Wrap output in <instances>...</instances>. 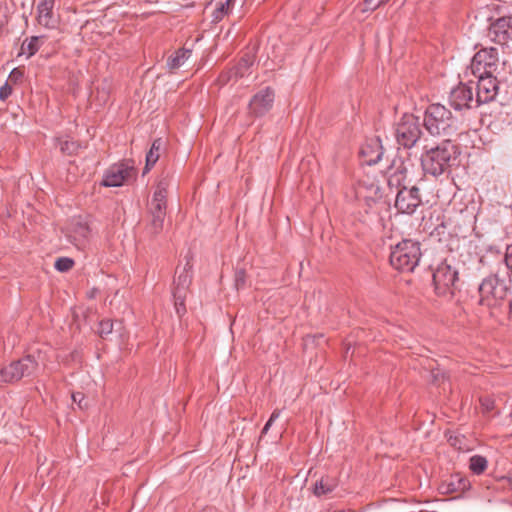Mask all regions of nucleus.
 Segmentation results:
<instances>
[{
    "label": "nucleus",
    "mask_w": 512,
    "mask_h": 512,
    "mask_svg": "<svg viewBox=\"0 0 512 512\" xmlns=\"http://www.w3.org/2000/svg\"><path fill=\"white\" fill-rule=\"evenodd\" d=\"M507 303H508L509 311H512V299H509Z\"/></svg>",
    "instance_id": "09e8293b"
},
{
    "label": "nucleus",
    "mask_w": 512,
    "mask_h": 512,
    "mask_svg": "<svg viewBox=\"0 0 512 512\" xmlns=\"http://www.w3.org/2000/svg\"><path fill=\"white\" fill-rule=\"evenodd\" d=\"M23 76H24V72L22 69L20 68H14L10 74H9V77H8V80L7 82H11L13 84H17L19 82L22 81L23 79Z\"/></svg>",
    "instance_id": "f704fd0d"
},
{
    "label": "nucleus",
    "mask_w": 512,
    "mask_h": 512,
    "mask_svg": "<svg viewBox=\"0 0 512 512\" xmlns=\"http://www.w3.org/2000/svg\"><path fill=\"white\" fill-rule=\"evenodd\" d=\"M469 467L473 473L480 475L487 468V460L483 456L474 455L470 458Z\"/></svg>",
    "instance_id": "cd10ccee"
},
{
    "label": "nucleus",
    "mask_w": 512,
    "mask_h": 512,
    "mask_svg": "<svg viewBox=\"0 0 512 512\" xmlns=\"http://www.w3.org/2000/svg\"><path fill=\"white\" fill-rule=\"evenodd\" d=\"M72 400L74 403H77L79 408L83 409L88 406L87 402L85 401V396L81 392H75L72 394Z\"/></svg>",
    "instance_id": "4c0bfd02"
},
{
    "label": "nucleus",
    "mask_w": 512,
    "mask_h": 512,
    "mask_svg": "<svg viewBox=\"0 0 512 512\" xmlns=\"http://www.w3.org/2000/svg\"><path fill=\"white\" fill-rule=\"evenodd\" d=\"M7 23V19L5 16L3 17H0V31L4 28V26L6 25Z\"/></svg>",
    "instance_id": "a18cd8bd"
},
{
    "label": "nucleus",
    "mask_w": 512,
    "mask_h": 512,
    "mask_svg": "<svg viewBox=\"0 0 512 512\" xmlns=\"http://www.w3.org/2000/svg\"><path fill=\"white\" fill-rule=\"evenodd\" d=\"M388 0H364L361 4V11L363 13L365 12H372L385 4Z\"/></svg>",
    "instance_id": "c85d7f7f"
},
{
    "label": "nucleus",
    "mask_w": 512,
    "mask_h": 512,
    "mask_svg": "<svg viewBox=\"0 0 512 512\" xmlns=\"http://www.w3.org/2000/svg\"><path fill=\"white\" fill-rule=\"evenodd\" d=\"M497 52L495 48H485L478 51L472 58L465 75L470 73L474 77L488 76L497 73Z\"/></svg>",
    "instance_id": "423d86ee"
},
{
    "label": "nucleus",
    "mask_w": 512,
    "mask_h": 512,
    "mask_svg": "<svg viewBox=\"0 0 512 512\" xmlns=\"http://www.w3.org/2000/svg\"><path fill=\"white\" fill-rule=\"evenodd\" d=\"M481 405L486 412H489L493 409V401L488 398L481 399Z\"/></svg>",
    "instance_id": "79ce46f5"
},
{
    "label": "nucleus",
    "mask_w": 512,
    "mask_h": 512,
    "mask_svg": "<svg viewBox=\"0 0 512 512\" xmlns=\"http://www.w3.org/2000/svg\"><path fill=\"white\" fill-rule=\"evenodd\" d=\"M424 126L431 135L451 136L458 130V121L444 105L431 104L425 111Z\"/></svg>",
    "instance_id": "f03ea898"
},
{
    "label": "nucleus",
    "mask_w": 512,
    "mask_h": 512,
    "mask_svg": "<svg viewBox=\"0 0 512 512\" xmlns=\"http://www.w3.org/2000/svg\"><path fill=\"white\" fill-rule=\"evenodd\" d=\"M136 175L135 169L128 163L112 165L105 173L102 185L106 187H119Z\"/></svg>",
    "instance_id": "1a4fd4ad"
},
{
    "label": "nucleus",
    "mask_w": 512,
    "mask_h": 512,
    "mask_svg": "<svg viewBox=\"0 0 512 512\" xmlns=\"http://www.w3.org/2000/svg\"><path fill=\"white\" fill-rule=\"evenodd\" d=\"M402 179V172L400 173H395L394 175H392L389 179V184H393L394 182L397 183V185H400V181Z\"/></svg>",
    "instance_id": "c03bdc74"
},
{
    "label": "nucleus",
    "mask_w": 512,
    "mask_h": 512,
    "mask_svg": "<svg viewBox=\"0 0 512 512\" xmlns=\"http://www.w3.org/2000/svg\"><path fill=\"white\" fill-rule=\"evenodd\" d=\"M280 410L276 409L272 412L269 420L267 421V423L265 424V426L263 427L262 429V434H266L268 432V430L270 429V427L272 426L273 422L279 418L280 416Z\"/></svg>",
    "instance_id": "ea45409f"
},
{
    "label": "nucleus",
    "mask_w": 512,
    "mask_h": 512,
    "mask_svg": "<svg viewBox=\"0 0 512 512\" xmlns=\"http://www.w3.org/2000/svg\"><path fill=\"white\" fill-rule=\"evenodd\" d=\"M500 72L495 75L479 76L477 78V92H476V103L479 105L488 103L494 100L499 93V84L503 78L500 77Z\"/></svg>",
    "instance_id": "6e6552de"
},
{
    "label": "nucleus",
    "mask_w": 512,
    "mask_h": 512,
    "mask_svg": "<svg viewBox=\"0 0 512 512\" xmlns=\"http://www.w3.org/2000/svg\"><path fill=\"white\" fill-rule=\"evenodd\" d=\"M161 139H156L146 155L145 171H148L159 159V150L161 148Z\"/></svg>",
    "instance_id": "a878e982"
},
{
    "label": "nucleus",
    "mask_w": 512,
    "mask_h": 512,
    "mask_svg": "<svg viewBox=\"0 0 512 512\" xmlns=\"http://www.w3.org/2000/svg\"><path fill=\"white\" fill-rule=\"evenodd\" d=\"M186 296H187L186 294H182V297L180 299H178L177 294H173L175 310L179 317H181L182 315H184L186 313V307H185Z\"/></svg>",
    "instance_id": "7c9ffc66"
},
{
    "label": "nucleus",
    "mask_w": 512,
    "mask_h": 512,
    "mask_svg": "<svg viewBox=\"0 0 512 512\" xmlns=\"http://www.w3.org/2000/svg\"><path fill=\"white\" fill-rule=\"evenodd\" d=\"M19 380V374L14 361L0 369V385L14 383Z\"/></svg>",
    "instance_id": "5701e85b"
},
{
    "label": "nucleus",
    "mask_w": 512,
    "mask_h": 512,
    "mask_svg": "<svg viewBox=\"0 0 512 512\" xmlns=\"http://www.w3.org/2000/svg\"><path fill=\"white\" fill-rule=\"evenodd\" d=\"M60 149L64 153L73 154L77 150V145L73 141H65L61 143Z\"/></svg>",
    "instance_id": "e433bc0d"
},
{
    "label": "nucleus",
    "mask_w": 512,
    "mask_h": 512,
    "mask_svg": "<svg viewBox=\"0 0 512 512\" xmlns=\"http://www.w3.org/2000/svg\"><path fill=\"white\" fill-rule=\"evenodd\" d=\"M254 59L251 55H245L240 59L238 64L234 67L235 70V80L243 77L248 69L253 65Z\"/></svg>",
    "instance_id": "bb28decb"
},
{
    "label": "nucleus",
    "mask_w": 512,
    "mask_h": 512,
    "mask_svg": "<svg viewBox=\"0 0 512 512\" xmlns=\"http://www.w3.org/2000/svg\"><path fill=\"white\" fill-rule=\"evenodd\" d=\"M280 410L276 409L272 412L269 420L267 421V423L265 424V426L263 427L262 429V434H266L268 432V430L270 429V427L272 426L273 422L279 418L280 416Z\"/></svg>",
    "instance_id": "58836bf2"
},
{
    "label": "nucleus",
    "mask_w": 512,
    "mask_h": 512,
    "mask_svg": "<svg viewBox=\"0 0 512 512\" xmlns=\"http://www.w3.org/2000/svg\"><path fill=\"white\" fill-rule=\"evenodd\" d=\"M511 279H500L498 275L487 277L479 286V304L485 306L497 305L504 300L510 289Z\"/></svg>",
    "instance_id": "20e7f679"
},
{
    "label": "nucleus",
    "mask_w": 512,
    "mask_h": 512,
    "mask_svg": "<svg viewBox=\"0 0 512 512\" xmlns=\"http://www.w3.org/2000/svg\"><path fill=\"white\" fill-rule=\"evenodd\" d=\"M16 369L19 374V379L27 378L35 375L39 368L38 361L33 355H26L25 357L14 361Z\"/></svg>",
    "instance_id": "6ab92c4d"
},
{
    "label": "nucleus",
    "mask_w": 512,
    "mask_h": 512,
    "mask_svg": "<svg viewBox=\"0 0 512 512\" xmlns=\"http://www.w3.org/2000/svg\"><path fill=\"white\" fill-rule=\"evenodd\" d=\"M360 155L367 165L378 163L383 155V147L378 137L368 139L360 150Z\"/></svg>",
    "instance_id": "4468645a"
},
{
    "label": "nucleus",
    "mask_w": 512,
    "mask_h": 512,
    "mask_svg": "<svg viewBox=\"0 0 512 512\" xmlns=\"http://www.w3.org/2000/svg\"><path fill=\"white\" fill-rule=\"evenodd\" d=\"M149 213L151 217L149 225L151 233L158 234L163 229L164 219L166 216V204L150 202Z\"/></svg>",
    "instance_id": "dca6fc26"
},
{
    "label": "nucleus",
    "mask_w": 512,
    "mask_h": 512,
    "mask_svg": "<svg viewBox=\"0 0 512 512\" xmlns=\"http://www.w3.org/2000/svg\"><path fill=\"white\" fill-rule=\"evenodd\" d=\"M431 376H432V381H433L434 383H438V382L440 381V377H441L442 379H444V378H445V375H444V374H441L439 369H437V370H434V369H433V370L431 371Z\"/></svg>",
    "instance_id": "37998d69"
},
{
    "label": "nucleus",
    "mask_w": 512,
    "mask_h": 512,
    "mask_svg": "<svg viewBox=\"0 0 512 512\" xmlns=\"http://www.w3.org/2000/svg\"><path fill=\"white\" fill-rule=\"evenodd\" d=\"M232 79H235V70L234 68L229 69L223 73L220 74L217 81L220 86L226 85L229 83Z\"/></svg>",
    "instance_id": "72a5a7b5"
},
{
    "label": "nucleus",
    "mask_w": 512,
    "mask_h": 512,
    "mask_svg": "<svg viewBox=\"0 0 512 512\" xmlns=\"http://www.w3.org/2000/svg\"><path fill=\"white\" fill-rule=\"evenodd\" d=\"M74 265V261L71 258L68 257H61L58 258L55 262V268L56 270L60 272H67L69 271Z\"/></svg>",
    "instance_id": "c756f323"
},
{
    "label": "nucleus",
    "mask_w": 512,
    "mask_h": 512,
    "mask_svg": "<svg viewBox=\"0 0 512 512\" xmlns=\"http://www.w3.org/2000/svg\"><path fill=\"white\" fill-rule=\"evenodd\" d=\"M509 261H510V256H509V254H508V253H506V255H505V262H506V265H507V268H508V269L510 268V266H509Z\"/></svg>",
    "instance_id": "de8ad7c7"
},
{
    "label": "nucleus",
    "mask_w": 512,
    "mask_h": 512,
    "mask_svg": "<svg viewBox=\"0 0 512 512\" xmlns=\"http://www.w3.org/2000/svg\"><path fill=\"white\" fill-rule=\"evenodd\" d=\"M168 186L169 181L166 178L161 179L156 186L151 202L165 205Z\"/></svg>",
    "instance_id": "393cba45"
},
{
    "label": "nucleus",
    "mask_w": 512,
    "mask_h": 512,
    "mask_svg": "<svg viewBox=\"0 0 512 512\" xmlns=\"http://www.w3.org/2000/svg\"><path fill=\"white\" fill-rule=\"evenodd\" d=\"M54 0H41L37 6V21L41 26L53 28L56 20L53 17Z\"/></svg>",
    "instance_id": "f3484780"
},
{
    "label": "nucleus",
    "mask_w": 512,
    "mask_h": 512,
    "mask_svg": "<svg viewBox=\"0 0 512 512\" xmlns=\"http://www.w3.org/2000/svg\"><path fill=\"white\" fill-rule=\"evenodd\" d=\"M274 91L266 87L256 93L249 103V112L256 116H263L266 114L273 105Z\"/></svg>",
    "instance_id": "f8f14e48"
},
{
    "label": "nucleus",
    "mask_w": 512,
    "mask_h": 512,
    "mask_svg": "<svg viewBox=\"0 0 512 512\" xmlns=\"http://www.w3.org/2000/svg\"><path fill=\"white\" fill-rule=\"evenodd\" d=\"M421 198L419 188L413 186L410 189L402 187L397 191L395 207L400 213L412 214L420 205Z\"/></svg>",
    "instance_id": "9b49d317"
},
{
    "label": "nucleus",
    "mask_w": 512,
    "mask_h": 512,
    "mask_svg": "<svg viewBox=\"0 0 512 512\" xmlns=\"http://www.w3.org/2000/svg\"><path fill=\"white\" fill-rule=\"evenodd\" d=\"M336 486L337 481L334 478L323 477L319 481H316L313 492L316 496L326 495L331 493Z\"/></svg>",
    "instance_id": "4be33fe9"
},
{
    "label": "nucleus",
    "mask_w": 512,
    "mask_h": 512,
    "mask_svg": "<svg viewBox=\"0 0 512 512\" xmlns=\"http://www.w3.org/2000/svg\"><path fill=\"white\" fill-rule=\"evenodd\" d=\"M190 56L191 50L185 48L179 49L167 59V66L171 70L177 69L181 67Z\"/></svg>",
    "instance_id": "412c9836"
},
{
    "label": "nucleus",
    "mask_w": 512,
    "mask_h": 512,
    "mask_svg": "<svg viewBox=\"0 0 512 512\" xmlns=\"http://www.w3.org/2000/svg\"><path fill=\"white\" fill-rule=\"evenodd\" d=\"M421 257L419 242L406 239L396 244L390 253V264L399 271L412 272Z\"/></svg>",
    "instance_id": "7ed1b4c3"
},
{
    "label": "nucleus",
    "mask_w": 512,
    "mask_h": 512,
    "mask_svg": "<svg viewBox=\"0 0 512 512\" xmlns=\"http://www.w3.org/2000/svg\"><path fill=\"white\" fill-rule=\"evenodd\" d=\"M90 230L86 224L78 223L73 232L68 236L70 241L78 248L83 249L89 237Z\"/></svg>",
    "instance_id": "aec40b11"
},
{
    "label": "nucleus",
    "mask_w": 512,
    "mask_h": 512,
    "mask_svg": "<svg viewBox=\"0 0 512 512\" xmlns=\"http://www.w3.org/2000/svg\"><path fill=\"white\" fill-rule=\"evenodd\" d=\"M192 266L189 263L183 267L182 271L179 272L177 278L174 281L175 287L173 290V294H177L178 299L182 297V294L188 293V288L192 281Z\"/></svg>",
    "instance_id": "a211bd4d"
},
{
    "label": "nucleus",
    "mask_w": 512,
    "mask_h": 512,
    "mask_svg": "<svg viewBox=\"0 0 512 512\" xmlns=\"http://www.w3.org/2000/svg\"><path fill=\"white\" fill-rule=\"evenodd\" d=\"M457 146L450 140L443 141L436 147H431L421 156V164L425 173L439 176L445 173L451 166V161L456 158Z\"/></svg>",
    "instance_id": "f257e3e1"
},
{
    "label": "nucleus",
    "mask_w": 512,
    "mask_h": 512,
    "mask_svg": "<svg viewBox=\"0 0 512 512\" xmlns=\"http://www.w3.org/2000/svg\"><path fill=\"white\" fill-rule=\"evenodd\" d=\"M458 271L446 261L440 263L433 272L435 292L439 296L451 297L457 289Z\"/></svg>",
    "instance_id": "39448f33"
},
{
    "label": "nucleus",
    "mask_w": 512,
    "mask_h": 512,
    "mask_svg": "<svg viewBox=\"0 0 512 512\" xmlns=\"http://www.w3.org/2000/svg\"><path fill=\"white\" fill-rule=\"evenodd\" d=\"M469 488V481L460 475H452L439 485V492L443 495L462 493Z\"/></svg>",
    "instance_id": "2eb2a0df"
},
{
    "label": "nucleus",
    "mask_w": 512,
    "mask_h": 512,
    "mask_svg": "<svg viewBox=\"0 0 512 512\" xmlns=\"http://www.w3.org/2000/svg\"><path fill=\"white\" fill-rule=\"evenodd\" d=\"M234 1L235 0H225V2H221L216 9L215 18L218 19L227 14L230 11Z\"/></svg>",
    "instance_id": "473e14b6"
},
{
    "label": "nucleus",
    "mask_w": 512,
    "mask_h": 512,
    "mask_svg": "<svg viewBox=\"0 0 512 512\" xmlns=\"http://www.w3.org/2000/svg\"><path fill=\"white\" fill-rule=\"evenodd\" d=\"M420 135L418 119L411 114H405L396 127L397 142L405 148H411L420 138Z\"/></svg>",
    "instance_id": "0eeeda50"
},
{
    "label": "nucleus",
    "mask_w": 512,
    "mask_h": 512,
    "mask_svg": "<svg viewBox=\"0 0 512 512\" xmlns=\"http://www.w3.org/2000/svg\"><path fill=\"white\" fill-rule=\"evenodd\" d=\"M12 94V86L6 82L0 87V100L5 101Z\"/></svg>",
    "instance_id": "a19ab883"
},
{
    "label": "nucleus",
    "mask_w": 512,
    "mask_h": 512,
    "mask_svg": "<svg viewBox=\"0 0 512 512\" xmlns=\"http://www.w3.org/2000/svg\"><path fill=\"white\" fill-rule=\"evenodd\" d=\"M41 43H43V37L33 36L22 43L21 51L27 54V57H31L39 50Z\"/></svg>",
    "instance_id": "b1692460"
},
{
    "label": "nucleus",
    "mask_w": 512,
    "mask_h": 512,
    "mask_svg": "<svg viewBox=\"0 0 512 512\" xmlns=\"http://www.w3.org/2000/svg\"><path fill=\"white\" fill-rule=\"evenodd\" d=\"M449 103L455 110L472 109L479 107L473 88L466 84H459L449 94Z\"/></svg>",
    "instance_id": "9d476101"
},
{
    "label": "nucleus",
    "mask_w": 512,
    "mask_h": 512,
    "mask_svg": "<svg viewBox=\"0 0 512 512\" xmlns=\"http://www.w3.org/2000/svg\"><path fill=\"white\" fill-rule=\"evenodd\" d=\"M201 512H217V510L213 507H206Z\"/></svg>",
    "instance_id": "49530a36"
},
{
    "label": "nucleus",
    "mask_w": 512,
    "mask_h": 512,
    "mask_svg": "<svg viewBox=\"0 0 512 512\" xmlns=\"http://www.w3.org/2000/svg\"><path fill=\"white\" fill-rule=\"evenodd\" d=\"M511 17H501L490 25L489 36L492 41L509 48L511 39Z\"/></svg>",
    "instance_id": "ddd939ff"
},
{
    "label": "nucleus",
    "mask_w": 512,
    "mask_h": 512,
    "mask_svg": "<svg viewBox=\"0 0 512 512\" xmlns=\"http://www.w3.org/2000/svg\"><path fill=\"white\" fill-rule=\"evenodd\" d=\"M246 284V272L244 269H237L235 272V286L237 289L243 288Z\"/></svg>",
    "instance_id": "c9c22d12"
},
{
    "label": "nucleus",
    "mask_w": 512,
    "mask_h": 512,
    "mask_svg": "<svg viewBox=\"0 0 512 512\" xmlns=\"http://www.w3.org/2000/svg\"><path fill=\"white\" fill-rule=\"evenodd\" d=\"M113 331V322L110 319H105L100 321L99 323V335L101 337H106Z\"/></svg>",
    "instance_id": "2f4dec72"
}]
</instances>
